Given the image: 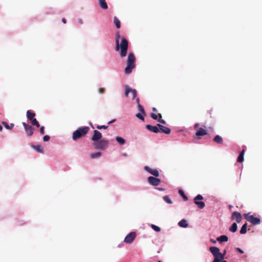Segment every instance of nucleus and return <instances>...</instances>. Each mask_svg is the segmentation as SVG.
<instances>
[{
	"label": "nucleus",
	"instance_id": "nucleus-1",
	"mask_svg": "<svg viewBox=\"0 0 262 262\" xmlns=\"http://www.w3.org/2000/svg\"><path fill=\"white\" fill-rule=\"evenodd\" d=\"M116 48L117 51L120 50L119 55L121 57H124L127 55L128 47V41L124 37H121L119 32L116 33Z\"/></svg>",
	"mask_w": 262,
	"mask_h": 262
},
{
	"label": "nucleus",
	"instance_id": "nucleus-2",
	"mask_svg": "<svg viewBox=\"0 0 262 262\" xmlns=\"http://www.w3.org/2000/svg\"><path fill=\"white\" fill-rule=\"evenodd\" d=\"M136 57L133 53H129L127 59V66L125 68L124 72L126 74H130L135 68Z\"/></svg>",
	"mask_w": 262,
	"mask_h": 262
},
{
	"label": "nucleus",
	"instance_id": "nucleus-3",
	"mask_svg": "<svg viewBox=\"0 0 262 262\" xmlns=\"http://www.w3.org/2000/svg\"><path fill=\"white\" fill-rule=\"evenodd\" d=\"M89 129L90 128L88 126L78 128L73 134V140H76L78 139L85 136L89 132Z\"/></svg>",
	"mask_w": 262,
	"mask_h": 262
},
{
	"label": "nucleus",
	"instance_id": "nucleus-4",
	"mask_svg": "<svg viewBox=\"0 0 262 262\" xmlns=\"http://www.w3.org/2000/svg\"><path fill=\"white\" fill-rule=\"evenodd\" d=\"M108 145V141L104 139L93 143V146L95 149L101 150H104L106 148Z\"/></svg>",
	"mask_w": 262,
	"mask_h": 262
},
{
	"label": "nucleus",
	"instance_id": "nucleus-5",
	"mask_svg": "<svg viewBox=\"0 0 262 262\" xmlns=\"http://www.w3.org/2000/svg\"><path fill=\"white\" fill-rule=\"evenodd\" d=\"M245 219L253 225H259L260 223V219L258 217H256L253 215H249V213L244 214Z\"/></svg>",
	"mask_w": 262,
	"mask_h": 262
},
{
	"label": "nucleus",
	"instance_id": "nucleus-6",
	"mask_svg": "<svg viewBox=\"0 0 262 262\" xmlns=\"http://www.w3.org/2000/svg\"><path fill=\"white\" fill-rule=\"evenodd\" d=\"M158 126L159 127V128L157 126H152L147 124L146 125V128L150 132L155 133H158L159 132V129L162 132H164V126L159 124H158Z\"/></svg>",
	"mask_w": 262,
	"mask_h": 262
},
{
	"label": "nucleus",
	"instance_id": "nucleus-7",
	"mask_svg": "<svg viewBox=\"0 0 262 262\" xmlns=\"http://www.w3.org/2000/svg\"><path fill=\"white\" fill-rule=\"evenodd\" d=\"M203 199V196L201 194H198L194 198V200H193L194 203L200 209H203L205 206V204L204 202L198 201L199 200H202Z\"/></svg>",
	"mask_w": 262,
	"mask_h": 262
},
{
	"label": "nucleus",
	"instance_id": "nucleus-8",
	"mask_svg": "<svg viewBox=\"0 0 262 262\" xmlns=\"http://www.w3.org/2000/svg\"><path fill=\"white\" fill-rule=\"evenodd\" d=\"M136 237L135 232H131L128 234L124 238V242L126 244H131Z\"/></svg>",
	"mask_w": 262,
	"mask_h": 262
},
{
	"label": "nucleus",
	"instance_id": "nucleus-9",
	"mask_svg": "<svg viewBox=\"0 0 262 262\" xmlns=\"http://www.w3.org/2000/svg\"><path fill=\"white\" fill-rule=\"evenodd\" d=\"M22 124L23 126L24 127L26 135L28 136H32L33 134V127L31 125L27 124L25 122H23Z\"/></svg>",
	"mask_w": 262,
	"mask_h": 262
},
{
	"label": "nucleus",
	"instance_id": "nucleus-10",
	"mask_svg": "<svg viewBox=\"0 0 262 262\" xmlns=\"http://www.w3.org/2000/svg\"><path fill=\"white\" fill-rule=\"evenodd\" d=\"M147 181L150 185L155 186H158L161 183V180L159 179L152 176L149 177L147 178Z\"/></svg>",
	"mask_w": 262,
	"mask_h": 262
},
{
	"label": "nucleus",
	"instance_id": "nucleus-11",
	"mask_svg": "<svg viewBox=\"0 0 262 262\" xmlns=\"http://www.w3.org/2000/svg\"><path fill=\"white\" fill-rule=\"evenodd\" d=\"M209 250L214 256V259H219V257L220 251L219 248L216 247H211L209 248Z\"/></svg>",
	"mask_w": 262,
	"mask_h": 262
},
{
	"label": "nucleus",
	"instance_id": "nucleus-12",
	"mask_svg": "<svg viewBox=\"0 0 262 262\" xmlns=\"http://www.w3.org/2000/svg\"><path fill=\"white\" fill-rule=\"evenodd\" d=\"M129 93H130L131 95L132 96V98L134 99L136 96H137V92L136 90L132 89L131 88L126 86L125 88V95L126 97L128 96Z\"/></svg>",
	"mask_w": 262,
	"mask_h": 262
},
{
	"label": "nucleus",
	"instance_id": "nucleus-13",
	"mask_svg": "<svg viewBox=\"0 0 262 262\" xmlns=\"http://www.w3.org/2000/svg\"><path fill=\"white\" fill-rule=\"evenodd\" d=\"M144 170L148 171L150 174H152L155 177H158L159 176V172L156 169H152L149 166H145L144 167Z\"/></svg>",
	"mask_w": 262,
	"mask_h": 262
},
{
	"label": "nucleus",
	"instance_id": "nucleus-14",
	"mask_svg": "<svg viewBox=\"0 0 262 262\" xmlns=\"http://www.w3.org/2000/svg\"><path fill=\"white\" fill-rule=\"evenodd\" d=\"M231 219L234 220L235 219L237 223H240L242 219V216L241 214L237 211L233 212L231 215Z\"/></svg>",
	"mask_w": 262,
	"mask_h": 262
},
{
	"label": "nucleus",
	"instance_id": "nucleus-15",
	"mask_svg": "<svg viewBox=\"0 0 262 262\" xmlns=\"http://www.w3.org/2000/svg\"><path fill=\"white\" fill-rule=\"evenodd\" d=\"M102 138L101 133L97 130H94V135L92 137V140L97 141Z\"/></svg>",
	"mask_w": 262,
	"mask_h": 262
},
{
	"label": "nucleus",
	"instance_id": "nucleus-16",
	"mask_svg": "<svg viewBox=\"0 0 262 262\" xmlns=\"http://www.w3.org/2000/svg\"><path fill=\"white\" fill-rule=\"evenodd\" d=\"M207 134V131L205 129H204L203 128H200L198 131L196 132V136H204Z\"/></svg>",
	"mask_w": 262,
	"mask_h": 262
},
{
	"label": "nucleus",
	"instance_id": "nucleus-17",
	"mask_svg": "<svg viewBox=\"0 0 262 262\" xmlns=\"http://www.w3.org/2000/svg\"><path fill=\"white\" fill-rule=\"evenodd\" d=\"M151 117L155 120H157L158 121L164 123V121L161 120L162 118V115L161 114H156L155 113H151Z\"/></svg>",
	"mask_w": 262,
	"mask_h": 262
},
{
	"label": "nucleus",
	"instance_id": "nucleus-18",
	"mask_svg": "<svg viewBox=\"0 0 262 262\" xmlns=\"http://www.w3.org/2000/svg\"><path fill=\"white\" fill-rule=\"evenodd\" d=\"M178 225L182 228H187L188 226L187 221L185 219H182L178 223Z\"/></svg>",
	"mask_w": 262,
	"mask_h": 262
},
{
	"label": "nucleus",
	"instance_id": "nucleus-19",
	"mask_svg": "<svg viewBox=\"0 0 262 262\" xmlns=\"http://www.w3.org/2000/svg\"><path fill=\"white\" fill-rule=\"evenodd\" d=\"M32 147L38 152L39 153H43V147L40 145H33Z\"/></svg>",
	"mask_w": 262,
	"mask_h": 262
},
{
	"label": "nucleus",
	"instance_id": "nucleus-20",
	"mask_svg": "<svg viewBox=\"0 0 262 262\" xmlns=\"http://www.w3.org/2000/svg\"><path fill=\"white\" fill-rule=\"evenodd\" d=\"M35 116V114L34 113L32 112L30 110H28L27 112V117L28 120L31 121L32 120L34 119V117Z\"/></svg>",
	"mask_w": 262,
	"mask_h": 262
},
{
	"label": "nucleus",
	"instance_id": "nucleus-21",
	"mask_svg": "<svg viewBox=\"0 0 262 262\" xmlns=\"http://www.w3.org/2000/svg\"><path fill=\"white\" fill-rule=\"evenodd\" d=\"M99 1V4L100 7L103 9H107V5L105 2V0H98Z\"/></svg>",
	"mask_w": 262,
	"mask_h": 262
},
{
	"label": "nucleus",
	"instance_id": "nucleus-22",
	"mask_svg": "<svg viewBox=\"0 0 262 262\" xmlns=\"http://www.w3.org/2000/svg\"><path fill=\"white\" fill-rule=\"evenodd\" d=\"M2 124L5 126V127L6 129L9 130L12 129L14 126V124L13 123H10V125H9L8 123L5 121H3Z\"/></svg>",
	"mask_w": 262,
	"mask_h": 262
},
{
	"label": "nucleus",
	"instance_id": "nucleus-23",
	"mask_svg": "<svg viewBox=\"0 0 262 262\" xmlns=\"http://www.w3.org/2000/svg\"><path fill=\"white\" fill-rule=\"evenodd\" d=\"M217 240L220 243L227 242L228 241V237L226 235H223L218 237Z\"/></svg>",
	"mask_w": 262,
	"mask_h": 262
},
{
	"label": "nucleus",
	"instance_id": "nucleus-24",
	"mask_svg": "<svg viewBox=\"0 0 262 262\" xmlns=\"http://www.w3.org/2000/svg\"><path fill=\"white\" fill-rule=\"evenodd\" d=\"M244 154H245V150L243 149V150L241 152V153L239 154V155L237 158V161L238 162L242 163L243 162Z\"/></svg>",
	"mask_w": 262,
	"mask_h": 262
},
{
	"label": "nucleus",
	"instance_id": "nucleus-25",
	"mask_svg": "<svg viewBox=\"0 0 262 262\" xmlns=\"http://www.w3.org/2000/svg\"><path fill=\"white\" fill-rule=\"evenodd\" d=\"M213 141L218 144H222L223 142L222 138L219 135L215 136Z\"/></svg>",
	"mask_w": 262,
	"mask_h": 262
},
{
	"label": "nucleus",
	"instance_id": "nucleus-26",
	"mask_svg": "<svg viewBox=\"0 0 262 262\" xmlns=\"http://www.w3.org/2000/svg\"><path fill=\"white\" fill-rule=\"evenodd\" d=\"M114 23L118 29L120 28V27H121L120 21L116 16H115L114 17Z\"/></svg>",
	"mask_w": 262,
	"mask_h": 262
},
{
	"label": "nucleus",
	"instance_id": "nucleus-27",
	"mask_svg": "<svg viewBox=\"0 0 262 262\" xmlns=\"http://www.w3.org/2000/svg\"><path fill=\"white\" fill-rule=\"evenodd\" d=\"M237 229V224L235 223L232 224L231 226L229 228V230L232 232H235L236 231Z\"/></svg>",
	"mask_w": 262,
	"mask_h": 262
},
{
	"label": "nucleus",
	"instance_id": "nucleus-28",
	"mask_svg": "<svg viewBox=\"0 0 262 262\" xmlns=\"http://www.w3.org/2000/svg\"><path fill=\"white\" fill-rule=\"evenodd\" d=\"M247 224L245 223L244 224L240 230V233L242 234H245L247 232Z\"/></svg>",
	"mask_w": 262,
	"mask_h": 262
},
{
	"label": "nucleus",
	"instance_id": "nucleus-29",
	"mask_svg": "<svg viewBox=\"0 0 262 262\" xmlns=\"http://www.w3.org/2000/svg\"><path fill=\"white\" fill-rule=\"evenodd\" d=\"M116 140L120 145H123L125 143V140L120 137H117Z\"/></svg>",
	"mask_w": 262,
	"mask_h": 262
},
{
	"label": "nucleus",
	"instance_id": "nucleus-30",
	"mask_svg": "<svg viewBox=\"0 0 262 262\" xmlns=\"http://www.w3.org/2000/svg\"><path fill=\"white\" fill-rule=\"evenodd\" d=\"M179 194L182 196L184 200L186 201L188 200V197L185 195L184 191L182 189L179 190Z\"/></svg>",
	"mask_w": 262,
	"mask_h": 262
},
{
	"label": "nucleus",
	"instance_id": "nucleus-31",
	"mask_svg": "<svg viewBox=\"0 0 262 262\" xmlns=\"http://www.w3.org/2000/svg\"><path fill=\"white\" fill-rule=\"evenodd\" d=\"M101 155V153L100 152H96L95 153H92L91 154V158L92 159H95L99 157Z\"/></svg>",
	"mask_w": 262,
	"mask_h": 262
},
{
	"label": "nucleus",
	"instance_id": "nucleus-32",
	"mask_svg": "<svg viewBox=\"0 0 262 262\" xmlns=\"http://www.w3.org/2000/svg\"><path fill=\"white\" fill-rule=\"evenodd\" d=\"M31 121L33 125L36 126L37 127H39L40 126L39 123L36 118L32 120Z\"/></svg>",
	"mask_w": 262,
	"mask_h": 262
},
{
	"label": "nucleus",
	"instance_id": "nucleus-33",
	"mask_svg": "<svg viewBox=\"0 0 262 262\" xmlns=\"http://www.w3.org/2000/svg\"><path fill=\"white\" fill-rule=\"evenodd\" d=\"M226 254V250H224L223 253H220L219 254V259L223 260L224 259V256Z\"/></svg>",
	"mask_w": 262,
	"mask_h": 262
},
{
	"label": "nucleus",
	"instance_id": "nucleus-34",
	"mask_svg": "<svg viewBox=\"0 0 262 262\" xmlns=\"http://www.w3.org/2000/svg\"><path fill=\"white\" fill-rule=\"evenodd\" d=\"M96 127L98 129H107L108 128V125H97Z\"/></svg>",
	"mask_w": 262,
	"mask_h": 262
},
{
	"label": "nucleus",
	"instance_id": "nucleus-35",
	"mask_svg": "<svg viewBox=\"0 0 262 262\" xmlns=\"http://www.w3.org/2000/svg\"><path fill=\"white\" fill-rule=\"evenodd\" d=\"M151 228L156 231L159 232L160 231V228L156 226L155 225H151Z\"/></svg>",
	"mask_w": 262,
	"mask_h": 262
},
{
	"label": "nucleus",
	"instance_id": "nucleus-36",
	"mask_svg": "<svg viewBox=\"0 0 262 262\" xmlns=\"http://www.w3.org/2000/svg\"><path fill=\"white\" fill-rule=\"evenodd\" d=\"M165 201L168 204H172V202L168 196H165Z\"/></svg>",
	"mask_w": 262,
	"mask_h": 262
},
{
	"label": "nucleus",
	"instance_id": "nucleus-37",
	"mask_svg": "<svg viewBox=\"0 0 262 262\" xmlns=\"http://www.w3.org/2000/svg\"><path fill=\"white\" fill-rule=\"evenodd\" d=\"M138 109H139V111H140L141 113H143V114H144V108H143V106H142L141 104H138Z\"/></svg>",
	"mask_w": 262,
	"mask_h": 262
},
{
	"label": "nucleus",
	"instance_id": "nucleus-38",
	"mask_svg": "<svg viewBox=\"0 0 262 262\" xmlns=\"http://www.w3.org/2000/svg\"><path fill=\"white\" fill-rule=\"evenodd\" d=\"M136 116L138 118H139V119H141V120H144V117H143V115H142L141 113H138V114H137L136 115Z\"/></svg>",
	"mask_w": 262,
	"mask_h": 262
},
{
	"label": "nucleus",
	"instance_id": "nucleus-39",
	"mask_svg": "<svg viewBox=\"0 0 262 262\" xmlns=\"http://www.w3.org/2000/svg\"><path fill=\"white\" fill-rule=\"evenodd\" d=\"M50 137L48 135H46L45 136L43 137V141L44 142H46V141H48L50 140Z\"/></svg>",
	"mask_w": 262,
	"mask_h": 262
},
{
	"label": "nucleus",
	"instance_id": "nucleus-40",
	"mask_svg": "<svg viewBox=\"0 0 262 262\" xmlns=\"http://www.w3.org/2000/svg\"><path fill=\"white\" fill-rule=\"evenodd\" d=\"M40 134L41 135H43L45 134V127L44 126H41L40 128Z\"/></svg>",
	"mask_w": 262,
	"mask_h": 262
},
{
	"label": "nucleus",
	"instance_id": "nucleus-41",
	"mask_svg": "<svg viewBox=\"0 0 262 262\" xmlns=\"http://www.w3.org/2000/svg\"><path fill=\"white\" fill-rule=\"evenodd\" d=\"M170 133V128L165 127V134H168Z\"/></svg>",
	"mask_w": 262,
	"mask_h": 262
},
{
	"label": "nucleus",
	"instance_id": "nucleus-42",
	"mask_svg": "<svg viewBox=\"0 0 262 262\" xmlns=\"http://www.w3.org/2000/svg\"><path fill=\"white\" fill-rule=\"evenodd\" d=\"M212 262H227L226 260H223L220 259H215Z\"/></svg>",
	"mask_w": 262,
	"mask_h": 262
},
{
	"label": "nucleus",
	"instance_id": "nucleus-43",
	"mask_svg": "<svg viewBox=\"0 0 262 262\" xmlns=\"http://www.w3.org/2000/svg\"><path fill=\"white\" fill-rule=\"evenodd\" d=\"M105 92V89L104 88H100L99 89V92L101 94L104 93Z\"/></svg>",
	"mask_w": 262,
	"mask_h": 262
},
{
	"label": "nucleus",
	"instance_id": "nucleus-44",
	"mask_svg": "<svg viewBox=\"0 0 262 262\" xmlns=\"http://www.w3.org/2000/svg\"><path fill=\"white\" fill-rule=\"evenodd\" d=\"M236 251H238V252L242 254L244 253V251L239 248H236Z\"/></svg>",
	"mask_w": 262,
	"mask_h": 262
},
{
	"label": "nucleus",
	"instance_id": "nucleus-45",
	"mask_svg": "<svg viewBox=\"0 0 262 262\" xmlns=\"http://www.w3.org/2000/svg\"><path fill=\"white\" fill-rule=\"evenodd\" d=\"M116 121V119H113L108 122V124H112Z\"/></svg>",
	"mask_w": 262,
	"mask_h": 262
},
{
	"label": "nucleus",
	"instance_id": "nucleus-46",
	"mask_svg": "<svg viewBox=\"0 0 262 262\" xmlns=\"http://www.w3.org/2000/svg\"><path fill=\"white\" fill-rule=\"evenodd\" d=\"M62 22L63 23H64V24H66V19H65L64 18H63L62 19Z\"/></svg>",
	"mask_w": 262,
	"mask_h": 262
},
{
	"label": "nucleus",
	"instance_id": "nucleus-47",
	"mask_svg": "<svg viewBox=\"0 0 262 262\" xmlns=\"http://www.w3.org/2000/svg\"><path fill=\"white\" fill-rule=\"evenodd\" d=\"M136 102L138 104H139V99L138 98L136 99Z\"/></svg>",
	"mask_w": 262,
	"mask_h": 262
},
{
	"label": "nucleus",
	"instance_id": "nucleus-48",
	"mask_svg": "<svg viewBox=\"0 0 262 262\" xmlns=\"http://www.w3.org/2000/svg\"><path fill=\"white\" fill-rule=\"evenodd\" d=\"M198 126H199V124H195L194 125V128H196V127H198Z\"/></svg>",
	"mask_w": 262,
	"mask_h": 262
},
{
	"label": "nucleus",
	"instance_id": "nucleus-49",
	"mask_svg": "<svg viewBox=\"0 0 262 262\" xmlns=\"http://www.w3.org/2000/svg\"><path fill=\"white\" fill-rule=\"evenodd\" d=\"M211 241L213 243H216L215 241H214V239H211Z\"/></svg>",
	"mask_w": 262,
	"mask_h": 262
},
{
	"label": "nucleus",
	"instance_id": "nucleus-50",
	"mask_svg": "<svg viewBox=\"0 0 262 262\" xmlns=\"http://www.w3.org/2000/svg\"><path fill=\"white\" fill-rule=\"evenodd\" d=\"M153 111L155 112H157V110L156 108L154 107L153 109H152Z\"/></svg>",
	"mask_w": 262,
	"mask_h": 262
},
{
	"label": "nucleus",
	"instance_id": "nucleus-51",
	"mask_svg": "<svg viewBox=\"0 0 262 262\" xmlns=\"http://www.w3.org/2000/svg\"><path fill=\"white\" fill-rule=\"evenodd\" d=\"M3 130V126L2 125H0V131H2Z\"/></svg>",
	"mask_w": 262,
	"mask_h": 262
},
{
	"label": "nucleus",
	"instance_id": "nucleus-52",
	"mask_svg": "<svg viewBox=\"0 0 262 262\" xmlns=\"http://www.w3.org/2000/svg\"><path fill=\"white\" fill-rule=\"evenodd\" d=\"M208 113L210 115H211V111H208Z\"/></svg>",
	"mask_w": 262,
	"mask_h": 262
},
{
	"label": "nucleus",
	"instance_id": "nucleus-53",
	"mask_svg": "<svg viewBox=\"0 0 262 262\" xmlns=\"http://www.w3.org/2000/svg\"><path fill=\"white\" fill-rule=\"evenodd\" d=\"M229 208H231L232 207V205H229Z\"/></svg>",
	"mask_w": 262,
	"mask_h": 262
},
{
	"label": "nucleus",
	"instance_id": "nucleus-54",
	"mask_svg": "<svg viewBox=\"0 0 262 262\" xmlns=\"http://www.w3.org/2000/svg\"><path fill=\"white\" fill-rule=\"evenodd\" d=\"M158 189L160 190H163V188H158Z\"/></svg>",
	"mask_w": 262,
	"mask_h": 262
},
{
	"label": "nucleus",
	"instance_id": "nucleus-55",
	"mask_svg": "<svg viewBox=\"0 0 262 262\" xmlns=\"http://www.w3.org/2000/svg\"><path fill=\"white\" fill-rule=\"evenodd\" d=\"M158 262H161V261H159Z\"/></svg>",
	"mask_w": 262,
	"mask_h": 262
}]
</instances>
